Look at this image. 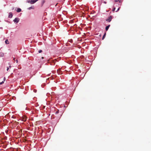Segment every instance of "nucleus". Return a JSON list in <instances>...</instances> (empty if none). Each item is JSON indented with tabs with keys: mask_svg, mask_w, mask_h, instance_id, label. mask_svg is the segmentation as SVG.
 <instances>
[{
	"mask_svg": "<svg viewBox=\"0 0 151 151\" xmlns=\"http://www.w3.org/2000/svg\"><path fill=\"white\" fill-rule=\"evenodd\" d=\"M27 117L25 116H22L21 118L20 119L23 122H25L27 120Z\"/></svg>",
	"mask_w": 151,
	"mask_h": 151,
	"instance_id": "obj_1",
	"label": "nucleus"
},
{
	"mask_svg": "<svg viewBox=\"0 0 151 151\" xmlns=\"http://www.w3.org/2000/svg\"><path fill=\"white\" fill-rule=\"evenodd\" d=\"M111 19H112V17H111V16H110L109 17H108V18L106 19V21L107 22H109L111 21Z\"/></svg>",
	"mask_w": 151,
	"mask_h": 151,
	"instance_id": "obj_2",
	"label": "nucleus"
},
{
	"mask_svg": "<svg viewBox=\"0 0 151 151\" xmlns=\"http://www.w3.org/2000/svg\"><path fill=\"white\" fill-rule=\"evenodd\" d=\"M19 19L18 18H16L13 20L14 22H16V23H18L19 21Z\"/></svg>",
	"mask_w": 151,
	"mask_h": 151,
	"instance_id": "obj_3",
	"label": "nucleus"
},
{
	"mask_svg": "<svg viewBox=\"0 0 151 151\" xmlns=\"http://www.w3.org/2000/svg\"><path fill=\"white\" fill-rule=\"evenodd\" d=\"M38 0H30V4H33L35 3Z\"/></svg>",
	"mask_w": 151,
	"mask_h": 151,
	"instance_id": "obj_4",
	"label": "nucleus"
},
{
	"mask_svg": "<svg viewBox=\"0 0 151 151\" xmlns=\"http://www.w3.org/2000/svg\"><path fill=\"white\" fill-rule=\"evenodd\" d=\"M58 73L59 74H62V72L60 70V69L58 70L57 71Z\"/></svg>",
	"mask_w": 151,
	"mask_h": 151,
	"instance_id": "obj_5",
	"label": "nucleus"
},
{
	"mask_svg": "<svg viewBox=\"0 0 151 151\" xmlns=\"http://www.w3.org/2000/svg\"><path fill=\"white\" fill-rule=\"evenodd\" d=\"M13 15L12 13V12H10L9 13V17L10 18H11L12 17Z\"/></svg>",
	"mask_w": 151,
	"mask_h": 151,
	"instance_id": "obj_6",
	"label": "nucleus"
},
{
	"mask_svg": "<svg viewBox=\"0 0 151 151\" xmlns=\"http://www.w3.org/2000/svg\"><path fill=\"white\" fill-rule=\"evenodd\" d=\"M17 12H19L21 11V9L20 8H18L17 9Z\"/></svg>",
	"mask_w": 151,
	"mask_h": 151,
	"instance_id": "obj_7",
	"label": "nucleus"
},
{
	"mask_svg": "<svg viewBox=\"0 0 151 151\" xmlns=\"http://www.w3.org/2000/svg\"><path fill=\"white\" fill-rule=\"evenodd\" d=\"M110 26V25H109L108 26H107L106 27V28H105V29H106V31H107L108 30V29L109 27Z\"/></svg>",
	"mask_w": 151,
	"mask_h": 151,
	"instance_id": "obj_8",
	"label": "nucleus"
},
{
	"mask_svg": "<svg viewBox=\"0 0 151 151\" xmlns=\"http://www.w3.org/2000/svg\"><path fill=\"white\" fill-rule=\"evenodd\" d=\"M5 79H6V78H5V77H4V81H2V82H1L0 83V85H1L3 83H4V82L5 81Z\"/></svg>",
	"mask_w": 151,
	"mask_h": 151,
	"instance_id": "obj_9",
	"label": "nucleus"
},
{
	"mask_svg": "<svg viewBox=\"0 0 151 151\" xmlns=\"http://www.w3.org/2000/svg\"><path fill=\"white\" fill-rule=\"evenodd\" d=\"M5 43L6 44H8L9 43V41L8 40H6L5 41Z\"/></svg>",
	"mask_w": 151,
	"mask_h": 151,
	"instance_id": "obj_10",
	"label": "nucleus"
},
{
	"mask_svg": "<svg viewBox=\"0 0 151 151\" xmlns=\"http://www.w3.org/2000/svg\"><path fill=\"white\" fill-rule=\"evenodd\" d=\"M34 9V7L33 6H31L30 7H29L28 8V9L29 10H30L31 9Z\"/></svg>",
	"mask_w": 151,
	"mask_h": 151,
	"instance_id": "obj_11",
	"label": "nucleus"
},
{
	"mask_svg": "<svg viewBox=\"0 0 151 151\" xmlns=\"http://www.w3.org/2000/svg\"><path fill=\"white\" fill-rule=\"evenodd\" d=\"M106 33H105V34H104V35L103 37L102 38V40H104V39L105 38V36H106Z\"/></svg>",
	"mask_w": 151,
	"mask_h": 151,
	"instance_id": "obj_12",
	"label": "nucleus"
},
{
	"mask_svg": "<svg viewBox=\"0 0 151 151\" xmlns=\"http://www.w3.org/2000/svg\"><path fill=\"white\" fill-rule=\"evenodd\" d=\"M4 54L2 53H0V56L1 57H3L4 56Z\"/></svg>",
	"mask_w": 151,
	"mask_h": 151,
	"instance_id": "obj_13",
	"label": "nucleus"
},
{
	"mask_svg": "<svg viewBox=\"0 0 151 151\" xmlns=\"http://www.w3.org/2000/svg\"><path fill=\"white\" fill-rule=\"evenodd\" d=\"M42 52V50H40L39 51H38V52L39 53H41Z\"/></svg>",
	"mask_w": 151,
	"mask_h": 151,
	"instance_id": "obj_14",
	"label": "nucleus"
},
{
	"mask_svg": "<svg viewBox=\"0 0 151 151\" xmlns=\"http://www.w3.org/2000/svg\"><path fill=\"white\" fill-rule=\"evenodd\" d=\"M27 2L28 3H30V0H28V1H27Z\"/></svg>",
	"mask_w": 151,
	"mask_h": 151,
	"instance_id": "obj_15",
	"label": "nucleus"
},
{
	"mask_svg": "<svg viewBox=\"0 0 151 151\" xmlns=\"http://www.w3.org/2000/svg\"><path fill=\"white\" fill-rule=\"evenodd\" d=\"M9 70V68L8 67H7V69H6V70L7 71H8Z\"/></svg>",
	"mask_w": 151,
	"mask_h": 151,
	"instance_id": "obj_16",
	"label": "nucleus"
},
{
	"mask_svg": "<svg viewBox=\"0 0 151 151\" xmlns=\"http://www.w3.org/2000/svg\"><path fill=\"white\" fill-rule=\"evenodd\" d=\"M115 9V8H114V9H113L112 11H114Z\"/></svg>",
	"mask_w": 151,
	"mask_h": 151,
	"instance_id": "obj_17",
	"label": "nucleus"
},
{
	"mask_svg": "<svg viewBox=\"0 0 151 151\" xmlns=\"http://www.w3.org/2000/svg\"><path fill=\"white\" fill-rule=\"evenodd\" d=\"M119 8H118V9H117V10L116 11V12H117V11H118L119 10Z\"/></svg>",
	"mask_w": 151,
	"mask_h": 151,
	"instance_id": "obj_18",
	"label": "nucleus"
},
{
	"mask_svg": "<svg viewBox=\"0 0 151 151\" xmlns=\"http://www.w3.org/2000/svg\"><path fill=\"white\" fill-rule=\"evenodd\" d=\"M59 112V111L58 110V111L56 112L55 114H58Z\"/></svg>",
	"mask_w": 151,
	"mask_h": 151,
	"instance_id": "obj_19",
	"label": "nucleus"
},
{
	"mask_svg": "<svg viewBox=\"0 0 151 151\" xmlns=\"http://www.w3.org/2000/svg\"><path fill=\"white\" fill-rule=\"evenodd\" d=\"M119 0H115V1L116 2L118 1H119Z\"/></svg>",
	"mask_w": 151,
	"mask_h": 151,
	"instance_id": "obj_20",
	"label": "nucleus"
},
{
	"mask_svg": "<svg viewBox=\"0 0 151 151\" xmlns=\"http://www.w3.org/2000/svg\"><path fill=\"white\" fill-rule=\"evenodd\" d=\"M12 118H15V117L14 116H12Z\"/></svg>",
	"mask_w": 151,
	"mask_h": 151,
	"instance_id": "obj_21",
	"label": "nucleus"
},
{
	"mask_svg": "<svg viewBox=\"0 0 151 151\" xmlns=\"http://www.w3.org/2000/svg\"><path fill=\"white\" fill-rule=\"evenodd\" d=\"M16 61L17 63H18V60H16Z\"/></svg>",
	"mask_w": 151,
	"mask_h": 151,
	"instance_id": "obj_22",
	"label": "nucleus"
},
{
	"mask_svg": "<svg viewBox=\"0 0 151 151\" xmlns=\"http://www.w3.org/2000/svg\"><path fill=\"white\" fill-rule=\"evenodd\" d=\"M42 59H43V58H44V57H42Z\"/></svg>",
	"mask_w": 151,
	"mask_h": 151,
	"instance_id": "obj_23",
	"label": "nucleus"
},
{
	"mask_svg": "<svg viewBox=\"0 0 151 151\" xmlns=\"http://www.w3.org/2000/svg\"><path fill=\"white\" fill-rule=\"evenodd\" d=\"M14 9V7H13V8L12 9V10H13Z\"/></svg>",
	"mask_w": 151,
	"mask_h": 151,
	"instance_id": "obj_24",
	"label": "nucleus"
},
{
	"mask_svg": "<svg viewBox=\"0 0 151 151\" xmlns=\"http://www.w3.org/2000/svg\"><path fill=\"white\" fill-rule=\"evenodd\" d=\"M9 68H11V66H9Z\"/></svg>",
	"mask_w": 151,
	"mask_h": 151,
	"instance_id": "obj_25",
	"label": "nucleus"
},
{
	"mask_svg": "<svg viewBox=\"0 0 151 151\" xmlns=\"http://www.w3.org/2000/svg\"><path fill=\"white\" fill-rule=\"evenodd\" d=\"M35 90H34V91H35Z\"/></svg>",
	"mask_w": 151,
	"mask_h": 151,
	"instance_id": "obj_26",
	"label": "nucleus"
},
{
	"mask_svg": "<svg viewBox=\"0 0 151 151\" xmlns=\"http://www.w3.org/2000/svg\"><path fill=\"white\" fill-rule=\"evenodd\" d=\"M35 90H34V91H35Z\"/></svg>",
	"mask_w": 151,
	"mask_h": 151,
	"instance_id": "obj_27",
	"label": "nucleus"
},
{
	"mask_svg": "<svg viewBox=\"0 0 151 151\" xmlns=\"http://www.w3.org/2000/svg\"><path fill=\"white\" fill-rule=\"evenodd\" d=\"M14 60H15V58H14Z\"/></svg>",
	"mask_w": 151,
	"mask_h": 151,
	"instance_id": "obj_28",
	"label": "nucleus"
}]
</instances>
